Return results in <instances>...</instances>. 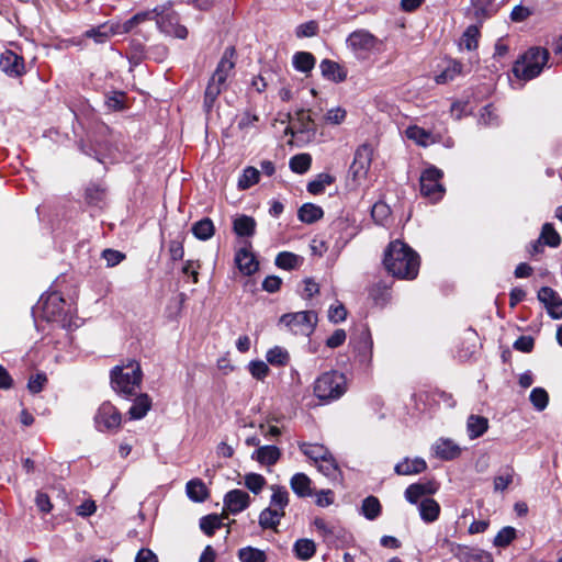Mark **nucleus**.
Wrapping results in <instances>:
<instances>
[{"instance_id": "nucleus-1", "label": "nucleus", "mask_w": 562, "mask_h": 562, "mask_svg": "<svg viewBox=\"0 0 562 562\" xmlns=\"http://www.w3.org/2000/svg\"><path fill=\"white\" fill-rule=\"evenodd\" d=\"M383 263L392 276L398 279L413 280L419 270L418 255L401 240L392 241L384 256Z\"/></svg>"}, {"instance_id": "nucleus-2", "label": "nucleus", "mask_w": 562, "mask_h": 562, "mask_svg": "<svg viewBox=\"0 0 562 562\" xmlns=\"http://www.w3.org/2000/svg\"><path fill=\"white\" fill-rule=\"evenodd\" d=\"M235 48L227 47L212 75L204 95V106L210 110L218 94L226 86L227 78L232 75L235 67Z\"/></svg>"}, {"instance_id": "nucleus-3", "label": "nucleus", "mask_w": 562, "mask_h": 562, "mask_svg": "<svg viewBox=\"0 0 562 562\" xmlns=\"http://www.w3.org/2000/svg\"><path fill=\"white\" fill-rule=\"evenodd\" d=\"M143 379L140 366L135 360H128L122 366H116L111 371V383L113 389L125 396L136 394Z\"/></svg>"}, {"instance_id": "nucleus-4", "label": "nucleus", "mask_w": 562, "mask_h": 562, "mask_svg": "<svg viewBox=\"0 0 562 562\" xmlns=\"http://www.w3.org/2000/svg\"><path fill=\"white\" fill-rule=\"evenodd\" d=\"M549 53L547 49L533 47L525 53L513 67V72L518 79L531 80L539 76L547 64Z\"/></svg>"}, {"instance_id": "nucleus-5", "label": "nucleus", "mask_w": 562, "mask_h": 562, "mask_svg": "<svg viewBox=\"0 0 562 562\" xmlns=\"http://www.w3.org/2000/svg\"><path fill=\"white\" fill-rule=\"evenodd\" d=\"M346 391V378L338 371L325 372L314 382V394L321 401L329 402L338 400Z\"/></svg>"}, {"instance_id": "nucleus-6", "label": "nucleus", "mask_w": 562, "mask_h": 562, "mask_svg": "<svg viewBox=\"0 0 562 562\" xmlns=\"http://www.w3.org/2000/svg\"><path fill=\"white\" fill-rule=\"evenodd\" d=\"M442 177L443 172L435 166H429L420 173V194L431 203L439 202L446 193V188L441 183Z\"/></svg>"}, {"instance_id": "nucleus-7", "label": "nucleus", "mask_w": 562, "mask_h": 562, "mask_svg": "<svg viewBox=\"0 0 562 562\" xmlns=\"http://www.w3.org/2000/svg\"><path fill=\"white\" fill-rule=\"evenodd\" d=\"M280 323L295 335L310 336L317 324V315L312 311L288 313L280 317Z\"/></svg>"}, {"instance_id": "nucleus-8", "label": "nucleus", "mask_w": 562, "mask_h": 562, "mask_svg": "<svg viewBox=\"0 0 562 562\" xmlns=\"http://www.w3.org/2000/svg\"><path fill=\"white\" fill-rule=\"evenodd\" d=\"M373 157V148L368 144L360 145L355 153L350 166V175L357 184H361L368 177Z\"/></svg>"}, {"instance_id": "nucleus-9", "label": "nucleus", "mask_w": 562, "mask_h": 562, "mask_svg": "<svg viewBox=\"0 0 562 562\" xmlns=\"http://www.w3.org/2000/svg\"><path fill=\"white\" fill-rule=\"evenodd\" d=\"M346 44L358 58L363 59L376 48L379 40L366 30H357L347 37Z\"/></svg>"}, {"instance_id": "nucleus-10", "label": "nucleus", "mask_w": 562, "mask_h": 562, "mask_svg": "<svg viewBox=\"0 0 562 562\" xmlns=\"http://www.w3.org/2000/svg\"><path fill=\"white\" fill-rule=\"evenodd\" d=\"M97 428L101 431L112 430L120 427L122 417L120 412L111 403H103L94 417Z\"/></svg>"}, {"instance_id": "nucleus-11", "label": "nucleus", "mask_w": 562, "mask_h": 562, "mask_svg": "<svg viewBox=\"0 0 562 562\" xmlns=\"http://www.w3.org/2000/svg\"><path fill=\"white\" fill-rule=\"evenodd\" d=\"M538 300L544 304L548 314L553 319L562 318V299L553 289L542 286L538 292Z\"/></svg>"}, {"instance_id": "nucleus-12", "label": "nucleus", "mask_w": 562, "mask_h": 562, "mask_svg": "<svg viewBox=\"0 0 562 562\" xmlns=\"http://www.w3.org/2000/svg\"><path fill=\"white\" fill-rule=\"evenodd\" d=\"M313 526L317 532L323 537L324 541L329 546H337L338 540L345 536V530L339 526L327 522L321 517L313 520Z\"/></svg>"}, {"instance_id": "nucleus-13", "label": "nucleus", "mask_w": 562, "mask_h": 562, "mask_svg": "<svg viewBox=\"0 0 562 562\" xmlns=\"http://www.w3.org/2000/svg\"><path fill=\"white\" fill-rule=\"evenodd\" d=\"M160 15L157 16L156 23L161 32L184 40L188 36V30L186 26L179 24L178 19L173 14L162 15V12L159 11Z\"/></svg>"}, {"instance_id": "nucleus-14", "label": "nucleus", "mask_w": 562, "mask_h": 562, "mask_svg": "<svg viewBox=\"0 0 562 562\" xmlns=\"http://www.w3.org/2000/svg\"><path fill=\"white\" fill-rule=\"evenodd\" d=\"M250 497L241 490H232L224 497V507L231 514H238L249 506Z\"/></svg>"}, {"instance_id": "nucleus-15", "label": "nucleus", "mask_w": 562, "mask_h": 562, "mask_svg": "<svg viewBox=\"0 0 562 562\" xmlns=\"http://www.w3.org/2000/svg\"><path fill=\"white\" fill-rule=\"evenodd\" d=\"M437 490L438 485L432 481L414 483L405 490V498L412 504H417L424 496L432 495Z\"/></svg>"}, {"instance_id": "nucleus-16", "label": "nucleus", "mask_w": 562, "mask_h": 562, "mask_svg": "<svg viewBox=\"0 0 562 562\" xmlns=\"http://www.w3.org/2000/svg\"><path fill=\"white\" fill-rule=\"evenodd\" d=\"M119 22H106L86 31L85 36L93 38L98 44L105 43L113 35H122L119 31Z\"/></svg>"}, {"instance_id": "nucleus-17", "label": "nucleus", "mask_w": 562, "mask_h": 562, "mask_svg": "<svg viewBox=\"0 0 562 562\" xmlns=\"http://www.w3.org/2000/svg\"><path fill=\"white\" fill-rule=\"evenodd\" d=\"M0 68L11 77H18L24 71L22 57L11 50L4 52L0 57Z\"/></svg>"}, {"instance_id": "nucleus-18", "label": "nucleus", "mask_w": 562, "mask_h": 562, "mask_svg": "<svg viewBox=\"0 0 562 562\" xmlns=\"http://www.w3.org/2000/svg\"><path fill=\"white\" fill-rule=\"evenodd\" d=\"M235 263H236L238 270L244 276H251L259 268V263L256 260L254 254L250 252L247 248H241L236 252Z\"/></svg>"}, {"instance_id": "nucleus-19", "label": "nucleus", "mask_w": 562, "mask_h": 562, "mask_svg": "<svg viewBox=\"0 0 562 562\" xmlns=\"http://www.w3.org/2000/svg\"><path fill=\"white\" fill-rule=\"evenodd\" d=\"M159 10L158 8L154 9L153 11H145L139 12L133 15L131 19L125 21L124 23L119 22V31H121L122 34H126L131 32L135 26L138 24L149 21V20H157V16H159Z\"/></svg>"}, {"instance_id": "nucleus-20", "label": "nucleus", "mask_w": 562, "mask_h": 562, "mask_svg": "<svg viewBox=\"0 0 562 562\" xmlns=\"http://www.w3.org/2000/svg\"><path fill=\"white\" fill-rule=\"evenodd\" d=\"M281 451L276 446H261L254 451L251 458L265 465H272L278 462Z\"/></svg>"}, {"instance_id": "nucleus-21", "label": "nucleus", "mask_w": 562, "mask_h": 562, "mask_svg": "<svg viewBox=\"0 0 562 562\" xmlns=\"http://www.w3.org/2000/svg\"><path fill=\"white\" fill-rule=\"evenodd\" d=\"M420 518L425 522H434L440 514V506L437 501L430 497H424L418 505Z\"/></svg>"}, {"instance_id": "nucleus-22", "label": "nucleus", "mask_w": 562, "mask_h": 562, "mask_svg": "<svg viewBox=\"0 0 562 562\" xmlns=\"http://www.w3.org/2000/svg\"><path fill=\"white\" fill-rule=\"evenodd\" d=\"M435 453L438 458L443 460H452L457 458L461 449L457 443L450 439H439L434 446Z\"/></svg>"}, {"instance_id": "nucleus-23", "label": "nucleus", "mask_w": 562, "mask_h": 562, "mask_svg": "<svg viewBox=\"0 0 562 562\" xmlns=\"http://www.w3.org/2000/svg\"><path fill=\"white\" fill-rule=\"evenodd\" d=\"M427 464L426 461L422 458L404 459L402 462L395 465V472L398 475H412L418 474L426 470Z\"/></svg>"}, {"instance_id": "nucleus-24", "label": "nucleus", "mask_w": 562, "mask_h": 562, "mask_svg": "<svg viewBox=\"0 0 562 562\" xmlns=\"http://www.w3.org/2000/svg\"><path fill=\"white\" fill-rule=\"evenodd\" d=\"M458 553L462 562H494L493 557L487 551L459 546Z\"/></svg>"}, {"instance_id": "nucleus-25", "label": "nucleus", "mask_w": 562, "mask_h": 562, "mask_svg": "<svg viewBox=\"0 0 562 562\" xmlns=\"http://www.w3.org/2000/svg\"><path fill=\"white\" fill-rule=\"evenodd\" d=\"M293 128H296L299 133H315L316 125L311 114L306 110H299L292 120Z\"/></svg>"}, {"instance_id": "nucleus-26", "label": "nucleus", "mask_w": 562, "mask_h": 562, "mask_svg": "<svg viewBox=\"0 0 562 562\" xmlns=\"http://www.w3.org/2000/svg\"><path fill=\"white\" fill-rule=\"evenodd\" d=\"M311 484V479L304 473H295L290 480V486L299 497L312 495Z\"/></svg>"}, {"instance_id": "nucleus-27", "label": "nucleus", "mask_w": 562, "mask_h": 562, "mask_svg": "<svg viewBox=\"0 0 562 562\" xmlns=\"http://www.w3.org/2000/svg\"><path fill=\"white\" fill-rule=\"evenodd\" d=\"M151 407V400L147 394L138 395L132 406L128 409V415L131 419H140L143 418L147 412Z\"/></svg>"}, {"instance_id": "nucleus-28", "label": "nucleus", "mask_w": 562, "mask_h": 562, "mask_svg": "<svg viewBox=\"0 0 562 562\" xmlns=\"http://www.w3.org/2000/svg\"><path fill=\"white\" fill-rule=\"evenodd\" d=\"M322 75L335 82H342L346 79V74L341 70V67L329 59H324L319 65Z\"/></svg>"}, {"instance_id": "nucleus-29", "label": "nucleus", "mask_w": 562, "mask_h": 562, "mask_svg": "<svg viewBox=\"0 0 562 562\" xmlns=\"http://www.w3.org/2000/svg\"><path fill=\"white\" fill-rule=\"evenodd\" d=\"M186 491L188 497L198 503L204 502L209 496L207 488L200 479L189 481L187 483Z\"/></svg>"}, {"instance_id": "nucleus-30", "label": "nucleus", "mask_w": 562, "mask_h": 562, "mask_svg": "<svg viewBox=\"0 0 562 562\" xmlns=\"http://www.w3.org/2000/svg\"><path fill=\"white\" fill-rule=\"evenodd\" d=\"M293 552L297 559L306 561L314 557L316 544L307 538L299 539L293 544Z\"/></svg>"}, {"instance_id": "nucleus-31", "label": "nucleus", "mask_w": 562, "mask_h": 562, "mask_svg": "<svg viewBox=\"0 0 562 562\" xmlns=\"http://www.w3.org/2000/svg\"><path fill=\"white\" fill-rule=\"evenodd\" d=\"M469 437L475 439L481 437L488 428L487 418L479 415H471L467 422Z\"/></svg>"}, {"instance_id": "nucleus-32", "label": "nucleus", "mask_w": 562, "mask_h": 562, "mask_svg": "<svg viewBox=\"0 0 562 562\" xmlns=\"http://www.w3.org/2000/svg\"><path fill=\"white\" fill-rule=\"evenodd\" d=\"M283 516L284 512L272 507L265 508L259 515V525L263 529L276 528Z\"/></svg>"}, {"instance_id": "nucleus-33", "label": "nucleus", "mask_w": 562, "mask_h": 562, "mask_svg": "<svg viewBox=\"0 0 562 562\" xmlns=\"http://www.w3.org/2000/svg\"><path fill=\"white\" fill-rule=\"evenodd\" d=\"M300 450L315 464L330 453L325 446L318 443H302L300 445Z\"/></svg>"}, {"instance_id": "nucleus-34", "label": "nucleus", "mask_w": 562, "mask_h": 562, "mask_svg": "<svg viewBox=\"0 0 562 562\" xmlns=\"http://www.w3.org/2000/svg\"><path fill=\"white\" fill-rule=\"evenodd\" d=\"M324 212L321 206L312 203L303 204L297 213L299 220L303 223L312 224L322 218Z\"/></svg>"}, {"instance_id": "nucleus-35", "label": "nucleus", "mask_w": 562, "mask_h": 562, "mask_svg": "<svg viewBox=\"0 0 562 562\" xmlns=\"http://www.w3.org/2000/svg\"><path fill=\"white\" fill-rule=\"evenodd\" d=\"M317 468L319 472L333 481H337L340 477V470L331 453L321 460L317 463Z\"/></svg>"}, {"instance_id": "nucleus-36", "label": "nucleus", "mask_w": 562, "mask_h": 562, "mask_svg": "<svg viewBox=\"0 0 562 562\" xmlns=\"http://www.w3.org/2000/svg\"><path fill=\"white\" fill-rule=\"evenodd\" d=\"M192 234L200 240H207L213 237L215 227L213 222L205 217L192 225Z\"/></svg>"}, {"instance_id": "nucleus-37", "label": "nucleus", "mask_w": 562, "mask_h": 562, "mask_svg": "<svg viewBox=\"0 0 562 562\" xmlns=\"http://www.w3.org/2000/svg\"><path fill=\"white\" fill-rule=\"evenodd\" d=\"M234 232L238 236L250 237L255 234L256 221L247 215H241L234 220Z\"/></svg>"}, {"instance_id": "nucleus-38", "label": "nucleus", "mask_w": 562, "mask_h": 562, "mask_svg": "<svg viewBox=\"0 0 562 562\" xmlns=\"http://www.w3.org/2000/svg\"><path fill=\"white\" fill-rule=\"evenodd\" d=\"M270 490L272 491L270 507L284 512V508L289 504V492L285 487L280 485H271Z\"/></svg>"}, {"instance_id": "nucleus-39", "label": "nucleus", "mask_w": 562, "mask_h": 562, "mask_svg": "<svg viewBox=\"0 0 562 562\" xmlns=\"http://www.w3.org/2000/svg\"><path fill=\"white\" fill-rule=\"evenodd\" d=\"M539 239L549 247L557 248L561 244V236L555 231L551 223H544L542 225Z\"/></svg>"}, {"instance_id": "nucleus-40", "label": "nucleus", "mask_w": 562, "mask_h": 562, "mask_svg": "<svg viewBox=\"0 0 562 562\" xmlns=\"http://www.w3.org/2000/svg\"><path fill=\"white\" fill-rule=\"evenodd\" d=\"M480 30L476 25H470L462 34L459 45L461 48L473 50L477 47Z\"/></svg>"}, {"instance_id": "nucleus-41", "label": "nucleus", "mask_w": 562, "mask_h": 562, "mask_svg": "<svg viewBox=\"0 0 562 562\" xmlns=\"http://www.w3.org/2000/svg\"><path fill=\"white\" fill-rule=\"evenodd\" d=\"M369 295L376 305L383 306L391 297L390 288L383 282H378L371 286Z\"/></svg>"}, {"instance_id": "nucleus-42", "label": "nucleus", "mask_w": 562, "mask_h": 562, "mask_svg": "<svg viewBox=\"0 0 562 562\" xmlns=\"http://www.w3.org/2000/svg\"><path fill=\"white\" fill-rule=\"evenodd\" d=\"M266 359L272 366L283 367L289 363L290 355L284 348L276 346L267 351Z\"/></svg>"}, {"instance_id": "nucleus-43", "label": "nucleus", "mask_w": 562, "mask_h": 562, "mask_svg": "<svg viewBox=\"0 0 562 562\" xmlns=\"http://www.w3.org/2000/svg\"><path fill=\"white\" fill-rule=\"evenodd\" d=\"M293 65L296 70L308 72L315 66V57L307 52H297L293 56Z\"/></svg>"}, {"instance_id": "nucleus-44", "label": "nucleus", "mask_w": 562, "mask_h": 562, "mask_svg": "<svg viewBox=\"0 0 562 562\" xmlns=\"http://www.w3.org/2000/svg\"><path fill=\"white\" fill-rule=\"evenodd\" d=\"M238 558L240 562H267L266 552L250 546L239 549Z\"/></svg>"}, {"instance_id": "nucleus-45", "label": "nucleus", "mask_w": 562, "mask_h": 562, "mask_svg": "<svg viewBox=\"0 0 562 562\" xmlns=\"http://www.w3.org/2000/svg\"><path fill=\"white\" fill-rule=\"evenodd\" d=\"M223 526V518L216 514L203 516L200 519L201 530L207 535L213 536L214 532Z\"/></svg>"}, {"instance_id": "nucleus-46", "label": "nucleus", "mask_w": 562, "mask_h": 562, "mask_svg": "<svg viewBox=\"0 0 562 562\" xmlns=\"http://www.w3.org/2000/svg\"><path fill=\"white\" fill-rule=\"evenodd\" d=\"M462 72V64L457 60L449 61L448 66L445 68V70L436 76V82L437 83H447L451 80H453L457 76L461 75Z\"/></svg>"}, {"instance_id": "nucleus-47", "label": "nucleus", "mask_w": 562, "mask_h": 562, "mask_svg": "<svg viewBox=\"0 0 562 562\" xmlns=\"http://www.w3.org/2000/svg\"><path fill=\"white\" fill-rule=\"evenodd\" d=\"M334 177L329 173H319L316 179L308 182L307 191L312 194H321L327 186H330L334 182Z\"/></svg>"}, {"instance_id": "nucleus-48", "label": "nucleus", "mask_w": 562, "mask_h": 562, "mask_svg": "<svg viewBox=\"0 0 562 562\" xmlns=\"http://www.w3.org/2000/svg\"><path fill=\"white\" fill-rule=\"evenodd\" d=\"M361 513L370 520L375 519L381 513V504L374 496H368L363 499L361 506Z\"/></svg>"}, {"instance_id": "nucleus-49", "label": "nucleus", "mask_w": 562, "mask_h": 562, "mask_svg": "<svg viewBox=\"0 0 562 562\" xmlns=\"http://www.w3.org/2000/svg\"><path fill=\"white\" fill-rule=\"evenodd\" d=\"M302 261V258L293 252L289 251H282L280 252L276 258V265L285 270H291L296 268L300 262Z\"/></svg>"}, {"instance_id": "nucleus-50", "label": "nucleus", "mask_w": 562, "mask_h": 562, "mask_svg": "<svg viewBox=\"0 0 562 562\" xmlns=\"http://www.w3.org/2000/svg\"><path fill=\"white\" fill-rule=\"evenodd\" d=\"M266 483V479L258 473L250 472L244 476L245 486L256 495L262 491Z\"/></svg>"}, {"instance_id": "nucleus-51", "label": "nucleus", "mask_w": 562, "mask_h": 562, "mask_svg": "<svg viewBox=\"0 0 562 562\" xmlns=\"http://www.w3.org/2000/svg\"><path fill=\"white\" fill-rule=\"evenodd\" d=\"M312 164V158L308 154H299L290 159V168L293 172L305 173Z\"/></svg>"}, {"instance_id": "nucleus-52", "label": "nucleus", "mask_w": 562, "mask_h": 562, "mask_svg": "<svg viewBox=\"0 0 562 562\" xmlns=\"http://www.w3.org/2000/svg\"><path fill=\"white\" fill-rule=\"evenodd\" d=\"M529 400L532 404V406L541 412L546 409L549 403V395L548 392L542 387H535L529 395Z\"/></svg>"}, {"instance_id": "nucleus-53", "label": "nucleus", "mask_w": 562, "mask_h": 562, "mask_svg": "<svg viewBox=\"0 0 562 562\" xmlns=\"http://www.w3.org/2000/svg\"><path fill=\"white\" fill-rule=\"evenodd\" d=\"M259 181V171L255 167H247L238 179V188L249 189Z\"/></svg>"}, {"instance_id": "nucleus-54", "label": "nucleus", "mask_w": 562, "mask_h": 562, "mask_svg": "<svg viewBox=\"0 0 562 562\" xmlns=\"http://www.w3.org/2000/svg\"><path fill=\"white\" fill-rule=\"evenodd\" d=\"M516 538V529L513 527H504L502 528L494 538L495 547H507L514 539Z\"/></svg>"}, {"instance_id": "nucleus-55", "label": "nucleus", "mask_w": 562, "mask_h": 562, "mask_svg": "<svg viewBox=\"0 0 562 562\" xmlns=\"http://www.w3.org/2000/svg\"><path fill=\"white\" fill-rule=\"evenodd\" d=\"M405 133L407 138L416 142L418 145L426 146L429 143L430 134L419 126H409Z\"/></svg>"}, {"instance_id": "nucleus-56", "label": "nucleus", "mask_w": 562, "mask_h": 562, "mask_svg": "<svg viewBox=\"0 0 562 562\" xmlns=\"http://www.w3.org/2000/svg\"><path fill=\"white\" fill-rule=\"evenodd\" d=\"M248 370L251 376L259 381L265 380L270 372L268 364L262 360L250 361L248 364Z\"/></svg>"}, {"instance_id": "nucleus-57", "label": "nucleus", "mask_w": 562, "mask_h": 562, "mask_svg": "<svg viewBox=\"0 0 562 562\" xmlns=\"http://www.w3.org/2000/svg\"><path fill=\"white\" fill-rule=\"evenodd\" d=\"M514 470L512 468H506L504 473L498 474L494 477V491L503 492L508 485L513 482Z\"/></svg>"}, {"instance_id": "nucleus-58", "label": "nucleus", "mask_w": 562, "mask_h": 562, "mask_svg": "<svg viewBox=\"0 0 562 562\" xmlns=\"http://www.w3.org/2000/svg\"><path fill=\"white\" fill-rule=\"evenodd\" d=\"M346 116H347V111L341 106H337V108L329 109L325 113L324 121L327 124L339 125L345 121Z\"/></svg>"}, {"instance_id": "nucleus-59", "label": "nucleus", "mask_w": 562, "mask_h": 562, "mask_svg": "<svg viewBox=\"0 0 562 562\" xmlns=\"http://www.w3.org/2000/svg\"><path fill=\"white\" fill-rule=\"evenodd\" d=\"M318 32V24L316 21H308L300 24L296 27L295 34L297 37H312Z\"/></svg>"}, {"instance_id": "nucleus-60", "label": "nucleus", "mask_w": 562, "mask_h": 562, "mask_svg": "<svg viewBox=\"0 0 562 562\" xmlns=\"http://www.w3.org/2000/svg\"><path fill=\"white\" fill-rule=\"evenodd\" d=\"M47 382V376L44 373H36L29 379L27 390L33 393H40Z\"/></svg>"}, {"instance_id": "nucleus-61", "label": "nucleus", "mask_w": 562, "mask_h": 562, "mask_svg": "<svg viewBox=\"0 0 562 562\" xmlns=\"http://www.w3.org/2000/svg\"><path fill=\"white\" fill-rule=\"evenodd\" d=\"M347 317V311L341 303L331 305L328 311V318L330 322L337 324L345 321Z\"/></svg>"}, {"instance_id": "nucleus-62", "label": "nucleus", "mask_w": 562, "mask_h": 562, "mask_svg": "<svg viewBox=\"0 0 562 562\" xmlns=\"http://www.w3.org/2000/svg\"><path fill=\"white\" fill-rule=\"evenodd\" d=\"M102 258L106 261L109 267H114L125 259V255L119 250L104 249Z\"/></svg>"}, {"instance_id": "nucleus-63", "label": "nucleus", "mask_w": 562, "mask_h": 562, "mask_svg": "<svg viewBox=\"0 0 562 562\" xmlns=\"http://www.w3.org/2000/svg\"><path fill=\"white\" fill-rule=\"evenodd\" d=\"M535 340L531 336H520L515 342L514 348L522 352H530L533 349Z\"/></svg>"}, {"instance_id": "nucleus-64", "label": "nucleus", "mask_w": 562, "mask_h": 562, "mask_svg": "<svg viewBox=\"0 0 562 562\" xmlns=\"http://www.w3.org/2000/svg\"><path fill=\"white\" fill-rule=\"evenodd\" d=\"M346 340V331L344 329H336L331 336L327 338L326 345L329 348H337Z\"/></svg>"}]
</instances>
